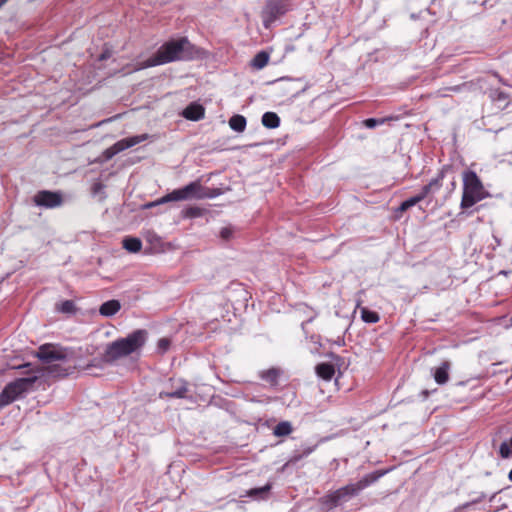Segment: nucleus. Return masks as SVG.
I'll return each mask as SVG.
<instances>
[{"mask_svg": "<svg viewBox=\"0 0 512 512\" xmlns=\"http://www.w3.org/2000/svg\"><path fill=\"white\" fill-rule=\"evenodd\" d=\"M388 470H377L364 475L356 483H349L340 487L320 499V502L328 510L334 509L337 506L343 505L350 501L352 498L358 496L360 492L372 484L376 483Z\"/></svg>", "mask_w": 512, "mask_h": 512, "instance_id": "1", "label": "nucleus"}, {"mask_svg": "<svg viewBox=\"0 0 512 512\" xmlns=\"http://www.w3.org/2000/svg\"><path fill=\"white\" fill-rule=\"evenodd\" d=\"M191 47L193 46L187 38L170 40L164 43L153 56L146 59L140 65V68L154 67L177 60L188 59L191 55Z\"/></svg>", "mask_w": 512, "mask_h": 512, "instance_id": "2", "label": "nucleus"}, {"mask_svg": "<svg viewBox=\"0 0 512 512\" xmlns=\"http://www.w3.org/2000/svg\"><path fill=\"white\" fill-rule=\"evenodd\" d=\"M148 333L144 329H137L124 338H119L106 347L103 359L112 363L120 358L140 350L146 343Z\"/></svg>", "mask_w": 512, "mask_h": 512, "instance_id": "3", "label": "nucleus"}, {"mask_svg": "<svg viewBox=\"0 0 512 512\" xmlns=\"http://www.w3.org/2000/svg\"><path fill=\"white\" fill-rule=\"evenodd\" d=\"M23 370L26 377L18 378L8 383L0 393V409L11 404L16 399L23 397L27 392L33 389L35 382L38 380V372L31 368L30 363H26L17 367Z\"/></svg>", "mask_w": 512, "mask_h": 512, "instance_id": "4", "label": "nucleus"}, {"mask_svg": "<svg viewBox=\"0 0 512 512\" xmlns=\"http://www.w3.org/2000/svg\"><path fill=\"white\" fill-rule=\"evenodd\" d=\"M36 355L43 363L48 364V374L55 377H63L71 373V366H63L67 358L65 349L45 344L39 347Z\"/></svg>", "mask_w": 512, "mask_h": 512, "instance_id": "5", "label": "nucleus"}, {"mask_svg": "<svg viewBox=\"0 0 512 512\" xmlns=\"http://www.w3.org/2000/svg\"><path fill=\"white\" fill-rule=\"evenodd\" d=\"M463 193L460 207L466 210L488 196L476 172L466 170L463 172Z\"/></svg>", "mask_w": 512, "mask_h": 512, "instance_id": "6", "label": "nucleus"}, {"mask_svg": "<svg viewBox=\"0 0 512 512\" xmlns=\"http://www.w3.org/2000/svg\"><path fill=\"white\" fill-rule=\"evenodd\" d=\"M212 197L211 194L208 193L207 188H204L200 182L194 181L186 186L175 189L172 192L166 194L165 196L157 199L156 201L150 202L146 204L147 208H151L157 205L165 204L172 201H185L192 199H205Z\"/></svg>", "mask_w": 512, "mask_h": 512, "instance_id": "7", "label": "nucleus"}, {"mask_svg": "<svg viewBox=\"0 0 512 512\" xmlns=\"http://www.w3.org/2000/svg\"><path fill=\"white\" fill-rule=\"evenodd\" d=\"M290 9L288 0H266L261 11V18L265 28H269L273 22L283 16Z\"/></svg>", "mask_w": 512, "mask_h": 512, "instance_id": "8", "label": "nucleus"}, {"mask_svg": "<svg viewBox=\"0 0 512 512\" xmlns=\"http://www.w3.org/2000/svg\"><path fill=\"white\" fill-rule=\"evenodd\" d=\"M449 170V167H443L437 174L435 178H433L428 184L424 185L421 191L409 199L405 200L409 207H413L417 203L421 202L425 198L436 194L440 188L442 187V182L445 177L446 172Z\"/></svg>", "mask_w": 512, "mask_h": 512, "instance_id": "9", "label": "nucleus"}, {"mask_svg": "<svg viewBox=\"0 0 512 512\" xmlns=\"http://www.w3.org/2000/svg\"><path fill=\"white\" fill-rule=\"evenodd\" d=\"M147 139V134L136 135L128 138L121 139L113 144L111 147L104 150L102 157L104 161L112 159L118 153L131 148Z\"/></svg>", "mask_w": 512, "mask_h": 512, "instance_id": "10", "label": "nucleus"}, {"mask_svg": "<svg viewBox=\"0 0 512 512\" xmlns=\"http://www.w3.org/2000/svg\"><path fill=\"white\" fill-rule=\"evenodd\" d=\"M62 201V195L60 193L47 190L39 191L34 196L35 204L44 208L59 207Z\"/></svg>", "mask_w": 512, "mask_h": 512, "instance_id": "11", "label": "nucleus"}, {"mask_svg": "<svg viewBox=\"0 0 512 512\" xmlns=\"http://www.w3.org/2000/svg\"><path fill=\"white\" fill-rule=\"evenodd\" d=\"M205 109L196 102L190 103L182 112V116L191 121H199L204 118Z\"/></svg>", "mask_w": 512, "mask_h": 512, "instance_id": "12", "label": "nucleus"}, {"mask_svg": "<svg viewBox=\"0 0 512 512\" xmlns=\"http://www.w3.org/2000/svg\"><path fill=\"white\" fill-rule=\"evenodd\" d=\"M188 391L187 383L183 380H178L175 387L170 391L160 392V397L164 398H185Z\"/></svg>", "mask_w": 512, "mask_h": 512, "instance_id": "13", "label": "nucleus"}, {"mask_svg": "<svg viewBox=\"0 0 512 512\" xmlns=\"http://www.w3.org/2000/svg\"><path fill=\"white\" fill-rule=\"evenodd\" d=\"M121 308V304L118 300L112 299L104 302L100 308L99 313L105 317L114 316Z\"/></svg>", "mask_w": 512, "mask_h": 512, "instance_id": "14", "label": "nucleus"}, {"mask_svg": "<svg viewBox=\"0 0 512 512\" xmlns=\"http://www.w3.org/2000/svg\"><path fill=\"white\" fill-rule=\"evenodd\" d=\"M449 369L450 363L448 361L442 362L441 365L435 369L434 379L437 384L443 385L447 383L449 380Z\"/></svg>", "mask_w": 512, "mask_h": 512, "instance_id": "15", "label": "nucleus"}, {"mask_svg": "<svg viewBox=\"0 0 512 512\" xmlns=\"http://www.w3.org/2000/svg\"><path fill=\"white\" fill-rule=\"evenodd\" d=\"M316 374L323 380L330 381L335 374L334 365L331 363H320L315 368Z\"/></svg>", "mask_w": 512, "mask_h": 512, "instance_id": "16", "label": "nucleus"}, {"mask_svg": "<svg viewBox=\"0 0 512 512\" xmlns=\"http://www.w3.org/2000/svg\"><path fill=\"white\" fill-rule=\"evenodd\" d=\"M272 488L270 483H267L263 487L253 488L247 490L243 496L255 498V499H266L269 495V492Z\"/></svg>", "mask_w": 512, "mask_h": 512, "instance_id": "17", "label": "nucleus"}, {"mask_svg": "<svg viewBox=\"0 0 512 512\" xmlns=\"http://www.w3.org/2000/svg\"><path fill=\"white\" fill-rule=\"evenodd\" d=\"M262 124L266 128L274 129L280 125V118L274 112H266L262 116Z\"/></svg>", "mask_w": 512, "mask_h": 512, "instance_id": "18", "label": "nucleus"}, {"mask_svg": "<svg viewBox=\"0 0 512 512\" xmlns=\"http://www.w3.org/2000/svg\"><path fill=\"white\" fill-rule=\"evenodd\" d=\"M279 376H280V370H278L276 368H270L268 370H264V371L260 372L261 379L270 383L271 385L277 384Z\"/></svg>", "mask_w": 512, "mask_h": 512, "instance_id": "19", "label": "nucleus"}, {"mask_svg": "<svg viewBox=\"0 0 512 512\" xmlns=\"http://www.w3.org/2000/svg\"><path fill=\"white\" fill-rule=\"evenodd\" d=\"M317 448V444L315 445H304L300 452L296 451L292 457L290 458L289 462L296 463L300 461L302 458L309 456L311 453H313Z\"/></svg>", "mask_w": 512, "mask_h": 512, "instance_id": "20", "label": "nucleus"}, {"mask_svg": "<svg viewBox=\"0 0 512 512\" xmlns=\"http://www.w3.org/2000/svg\"><path fill=\"white\" fill-rule=\"evenodd\" d=\"M123 247L129 252L137 253L142 248V242L139 238L126 237L123 240Z\"/></svg>", "mask_w": 512, "mask_h": 512, "instance_id": "21", "label": "nucleus"}, {"mask_svg": "<svg viewBox=\"0 0 512 512\" xmlns=\"http://www.w3.org/2000/svg\"><path fill=\"white\" fill-rule=\"evenodd\" d=\"M269 58L270 56L267 52L260 51L252 59L251 65L255 69H262L268 64Z\"/></svg>", "mask_w": 512, "mask_h": 512, "instance_id": "22", "label": "nucleus"}, {"mask_svg": "<svg viewBox=\"0 0 512 512\" xmlns=\"http://www.w3.org/2000/svg\"><path fill=\"white\" fill-rule=\"evenodd\" d=\"M230 128L236 132H243L246 127V119L242 115H234L229 120Z\"/></svg>", "mask_w": 512, "mask_h": 512, "instance_id": "23", "label": "nucleus"}, {"mask_svg": "<svg viewBox=\"0 0 512 512\" xmlns=\"http://www.w3.org/2000/svg\"><path fill=\"white\" fill-rule=\"evenodd\" d=\"M293 431L292 425L288 421H282L278 423L273 430V433L277 437L287 436Z\"/></svg>", "mask_w": 512, "mask_h": 512, "instance_id": "24", "label": "nucleus"}, {"mask_svg": "<svg viewBox=\"0 0 512 512\" xmlns=\"http://www.w3.org/2000/svg\"><path fill=\"white\" fill-rule=\"evenodd\" d=\"M361 319L366 323H377L380 319L379 315L375 311H371L366 307H360Z\"/></svg>", "mask_w": 512, "mask_h": 512, "instance_id": "25", "label": "nucleus"}, {"mask_svg": "<svg viewBox=\"0 0 512 512\" xmlns=\"http://www.w3.org/2000/svg\"><path fill=\"white\" fill-rule=\"evenodd\" d=\"M56 310L64 314H74L76 306L72 300H65L56 305Z\"/></svg>", "mask_w": 512, "mask_h": 512, "instance_id": "26", "label": "nucleus"}, {"mask_svg": "<svg viewBox=\"0 0 512 512\" xmlns=\"http://www.w3.org/2000/svg\"><path fill=\"white\" fill-rule=\"evenodd\" d=\"M182 213L184 218H197L203 215V209L196 206L188 207Z\"/></svg>", "mask_w": 512, "mask_h": 512, "instance_id": "27", "label": "nucleus"}, {"mask_svg": "<svg viewBox=\"0 0 512 512\" xmlns=\"http://www.w3.org/2000/svg\"><path fill=\"white\" fill-rule=\"evenodd\" d=\"M490 98L493 101H506L508 99V94L502 90L494 89L490 91Z\"/></svg>", "mask_w": 512, "mask_h": 512, "instance_id": "28", "label": "nucleus"}, {"mask_svg": "<svg viewBox=\"0 0 512 512\" xmlns=\"http://www.w3.org/2000/svg\"><path fill=\"white\" fill-rule=\"evenodd\" d=\"M384 123V120L383 119H376V118H368L364 121V125L367 127V128H370V129H373L375 128L376 126L380 125V124H383Z\"/></svg>", "mask_w": 512, "mask_h": 512, "instance_id": "29", "label": "nucleus"}, {"mask_svg": "<svg viewBox=\"0 0 512 512\" xmlns=\"http://www.w3.org/2000/svg\"><path fill=\"white\" fill-rule=\"evenodd\" d=\"M170 347V340L168 338H161L159 341H158V349L162 352V353H165Z\"/></svg>", "mask_w": 512, "mask_h": 512, "instance_id": "30", "label": "nucleus"}, {"mask_svg": "<svg viewBox=\"0 0 512 512\" xmlns=\"http://www.w3.org/2000/svg\"><path fill=\"white\" fill-rule=\"evenodd\" d=\"M233 230L230 227H224L220 231V236L223 240H229L232 237Z\"/></svg>", "mask_w": 512, "mask_h": 512, "instance_id": "31", "label": "nucleus"}, {"mask_svg": "<svg viewBox=\"0 0 512 512\" xmlns=\"http://www.w3.org/2000/svg\"><path fill=\"white\" fill-rule=\"evenodd\" d=\"M409 208H410V207H409V205L407 204V202H406V201H403V202L401 203V205L399 206L398 211H400V212H404V211L408 210Z\"/></svg>", "mask_w": 512, "mask_h": 512, "instance_id": "32", "label": "nucleus"}, {"mask_svg": "<svg viewBox=\"0 0 512 512\" xmlns=\"http://www.w3.org/2000/svg\"><path fill=\"white\" fill-rule=\"evenodd\" d=\"M9 0H0V8L7 3Z\"/></svg>", "mask_w": 512, "mask_h": 512, "instance_id": "33", "label": "nucleus"}, {"mask_svg": "<svg viewBox=\"0 0 512 512\" xmlns=\"http://www.w3.org/2000/svg\"><path fill=\"white\" fill-rule=\"evenodd\" d=\"M455 187H456V182H455V181H452V183H451V189H452V190H454V189H455Z\"/></svg>", "mask_w": 512, "mask_h": 512, "instance_id": "34", "label": "nucleus"}, {"mask_svg": "<svg viewBox=\"0 0 512 512\" xmlns=\"http://www.w3.org/2000/svg\"><path fill=\"white\" fill-rule=\"evenodd\" d=\"M107 58V55L105 53H103L101 56H100V60H104Z\"/></svg>", "mask_w": 512, "mask_h": 512, "instance_id": "35", "label": "nucleus"}, {"mask_svg": "<svg viewBox=\"0 0 512 512\" xmlns=\"http://www.w3.org/2000/svg\"><path fill=\"white\" fill-rule=\"evenodd\" d=\"M508 478L510 481H512V469L510 470L509 474H508Z\"/></svg>", "mask_w": 512, "mask_h": 512, "instance_id": "36", "label": "nucleus"}, {"mask_svg": "<svg viewBox=\"0 0 512 512\" xmlns=\"http://www.w3.org/2000/svg\"><path fill=\"white\" fill-rule=\"evenodd\" d=\"M470 505V503H466L463 505V508H467Z\"/></svg>", "mask_w": 512, "mask_h": 512, "instance_id": "37", "label": "nucleus"}]
</instances>
